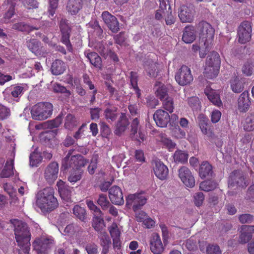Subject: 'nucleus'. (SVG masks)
<instances>
[{
  "label": "nucleus",
  "mask_w": 254,
  "mask_h": 254,
  "mask_svg": "<svg viewBox=\"0 0 254 254\" xmlns=\"http://www.w3.org/2000/svg\"><path fill=\"white\" fill-rule=\"evenodd\" d=\"M11 221L14 227L15 240L18 246L24 254H29L31 235L27 224L16 219Z\"/></svg>",
  "instance_id": "1"
},
{
  "label": "nucleus",
  "mask_w": 254,
  "mask_h": 254,
  "mask_svg": "<svg viewBox=\"0 0 254 254\" xmlns=\"http://www.w3.org/2000/svg\"><path fill=\"white\" fill-rule=\"evenodd\" d=\"M36 205L43 212L52 211L57 207L58 202L54 196V190L47 187L37 194Z\"/></svg>",
  "instance_id": "2"
},
{
  "label": "nucleus",
  "mask_w": 254,
  "mask_h": 254,
  "mask_svg": "<svg viewBox=\"0 0 254 254\" xmlns=\"http://www.w3.org/2000/svg\"><path fill=\"white\" fill-rule=\"evenodd\" d=\"M197 30L199 32V44L208 50L213 45L215 32L214 28L209 23L202 21L198 24Z\"/></svg>",
  "instance_id": "3"
},
{
  "label": "nucleus",
  "mask_w": 254,
  "mask_h": 254,
  "mask_svg": "<svg viewBox=\"0 0 254 254\" xmlns=\"http://www.w3.org/2000/svg\"><path fill=\"white\" fill-rule=\"evenodd\" d=\"M53 105L49 102H40L31 109L32 117L35 120H44L50 117L53 112Z\"/></svg>",
  "instance_id": "4"
},
{
  "label": "nucleus",
  "mask_w": 254,
  "mask_h": 254,
  "mask_svg": "<svg viewBox=\"0 0 254 254\" xmlns=\"http://www.w3.org/2000/svg\"><path fill=\"white\" fill-rule=\"evenodd\" d=\"M147 196L144 193L129 194L126 198V205L128 207H132L134 211L141 209L146 203Z\"/></svg>",
  "instance_id": "5"
},
{
  "label": "nucleus",
  "mask_w": 254,
  "mask_h": 254,
  "mask_svg": "<svg viewBox=\"0 0 254 254\" xmlns=\"http://www.w3.org/2000/svg\"><path fill=\"white\" fill-rule=\"evenodd\" d=\"M86 164V160L82 156L80 155L71 156L69 153H68L63 160L62 167L65 170L70 168L74 169L75 168L83 167Z\"/></svg>",
  "instance_id": "6"
},
{
  "label": "nucleus",
  "mask_w": 254,
  "mask_h": 254,
  "mask_svg": "<svg viewBox=\"0 0 254 254\" xmlns=\"http://www.w3.org/2000/svg\"><path fill=\"white\" fill-rule=\"evenodd\" d=\"M252 25L251 22L245 21L241 23L238 29V41L241 44L249 42L252 37Z\"/></svg>",
  "instance_id": "7"
},
{
  "label": "nucleus",
  "mask_w": 254,
  "mask_h": 254,
  "mask_svg": "<svg viewBox=\"0 0 254 254\" xmlns=\"http://www.w3.org/2000/svg\"><path fill=\"white\" fill-rule=\"evenodd\" d=\"M175 79L182 86L190 84L193 80L190 68L186 65L182 66L176 73Z\"/></svg>",
  "instance_id": "8"
},
{
  "label": "nucleus",
  "mask_w": 254,
  "mask_h": 254,
  "mask_svg": "<svg viewBox=\"0 0 254 254\" xmlns=\"http://www.w3.org/2000/svg\"><path fill=\"white\" fill-rule=\"evenodd\" d=\"M195 10L190 4L182 5L178 10L179 17L183 23H191L194 17Z\"/></svg>",
  "instance_id": "9"
},
{
  "label": "nucleus",
  "mask_w": 254,
  "mask_h": 254,
  "mask_svg": "<svg viewBox=\"0 0 254 254\" xmlns=\"http://www.w3.org/2000/svg\"><path fill=\"white\" fill-rule=\"evenodd\" d=\"M178 176L183 183L187 187L192 188L195 185V180L190 170L182 166L178 170Z\"/></svg>",
  "instance_id": "10"
},
{
  "label": "nucleus",
  "mask_w": 254,
  "mask_h": 254,
  "mask_svg": "<svg viewBox=\"0 0 254 254\" xmlns=\"http://www.w3.org/2000/svg\"><path fill=\"white\" fill-rule=\"evenodd\" d=\"M151 252L153 254H161L164 251V247L158 234L153 233L149 240Z\"/></svg>",
  "instance_id": "11"
},
{
  "label": "nucleus",
  "mask_w": 254,
  "mask_h": 254,
  "mask_svg": "<svg viewBox=\"0 0 254 254\" xmlns=\"http://www.w3.org/2000/svg\"><path fill=\"white\" fill-rule=\"evenodd\" d=\"M102 18L108 27L114 33H117L120 29L119 23L117 18L108 11H104Z\"/></svg>",
  "instance_id": "12"
},
{
  "label": "nucleus",
  "mask_w": 254,
  "mask_h": 254,
  "mask_svg": "<svg viewBox=\"0 0 254 254\" xmlns=\"http://www.w3.org/2000/svg\"><path fill=\"white\" fill-rule=\"evenodd\" d=\"M152 168L155 175L161 180L167 179L169 170L168 167L160 161H155L152 164Z\"/></svg>",
  "instance_id": "13"
},
{
  "label": "nucleus",
  "mask_w": 254,
  "mask_h": 254,
  "mask_svg": "<svg viewBox=\"0 0 254 254\" xmlns=\"http://www.w3.org/2000/svg\"><path fill=\"white\" fill-rule=\"evenodd\" d=\"M59 165L55 162L50 163L45 171V178L49 183H53L58 178Z\"/></svg>",
  "instance_id": "14"
},
{
  "label": "nucleus",
  "mask_w": 254,
  "mask_h": 254,
  "mask_svg": "<svg viewBox=\"0 0 254 254\" xmlns=\"http://www.w3.org/2000/svg\"><path fill=\"white\" fill-rule=\"evenodd\" d=\"M102 215V214L95 215L92 219V226L98 232L100 238L104 235L108 236L105 230V224Z\"/></svg>",
  "instance_id": "15"
},
{
  "label": "nucleus",
  "mask_w": 254,
  "mask_h": 254,
  "mask_svg": "<svg viewBox=\"0 0 254 254\" xmlns=\"http://www.w3.org/2000/svg\"><path fill=\"white\" fill-rule=\"evenodd\" d=\"M235 186L242 188L247 186L242 173L237 170H235L231 173L229 180V187L233 188Z\"/></svg>",
  "instance_id": "16"
},
{
  "label": "nucleus",
  "mask_w": 254,
  "mask_h": 254,
  "mask_svg": "<svg viewBox=\"0 0 254 254\" xmlns=\"http://www.w3.org/2000/svg\"><path fill=\"white\" fill-rule=\"evenodd\" d=\"M60 27L62 35V42L66 46L68 50L71 51V47L69 40L70 28L67 20L62 19L60 22Z\"/></svg>",
  "instance_id": "17"
},
{
  "label": "nucleus",
  "mask_w": 254,
  "mask_h": 254,
  "mask_svg": "<svg viewBox=\"0 0 254 254\" xmlns=\"http://www.w3.org/2000/svg\"><path fill=\"white\" fill-rule=\"evenodd\" d=\"M52 240L45 237L37 238L33 243L34 249L38 254H47L46 249L48 245L52 243Z\"/></svg>",
  "instance_id": "18"
},
{
  "label": "nucleus",
  "mask_w": 254,
  "mask_h": 254,
  "mask_svg": "<svg viewBox=\"0 0 254 254\" xmlns=\"http://www.w3.org/2000/svg\"><path fill=\"white\" fill-rule=\"evenodd\" d=\"M153 118L156 125L161 127H166L170 120L169 114L163 110H157L154 114Z\"/></svg>",
  "instance_id": "19"
},
{
  "label": "nucleus",
  "mask_w": 254,
  "mask_h": 254,
  "mask_svg": "<svg viewBox=\"0 0 254 254\" xmlns=\"http://www.w3.org/2000/svg\"><path fill=\"white\" fill-rule=\"evenodd\" d=\"M109 197L113 203L116 205L124 204V200L122 191L118 186H113L109 190Z\"/></svg>",
  "instance_id": "20"
},
{
  "label": "nucleus",
  "mask_w": 254,
  "mask_h": 254,
  "mask_svg": "<svg viewBox=\"0 0 254 254\" xmlns=\"http://www.w3.org/2000/svg\"><path fill=\"white\" fill-rule=\"evenodd\" d=\"M196 38V31L194 26L189 25L183 30L182 40L187 44L192 43Z\"/></svg>",
  "instance_id": "21"
},
{
  "label": "nucleus",
  "mask_w": 254,
  "mask_h": 254,
  "mask_svg": "<svg viewBox=\"0 0 254 254\" xmlns=\"http://www.w3.org/2000/svg\"><path fill=\"white\" fill-rule=\"evenodd\" d=\"M251 105V101L248 91L243 92L238 100V109L241 112H246Z\"/></svg>",
  "instance_id": "22"
},
{
  "label": "nucleus",
  "mask_w": 254,
  "mask_h": 254,
  "mask_svg": "<svg viewBox=\"0 0 254 254\" xmlns=\"http://www.w3.org/2000/svg\"><path fill=\"white\" fill-rule=\"evenodd\" d=\"M204 93L208 99L213 105L218 107H220L222 105V102L217 91L209 87H207L205 89Z\"/></svg>",
  "instance_id": "23"
},
{
  "label": "nucleus",
  "mask_w": 254,
  "mask_h": 254,
  "mask_svg": "<svg viewBox=\"0 0 254 254\" xmlns=\"http://www.w3.org/2000/svg\"><path fill=\"white\" fill-rule=\"evenodd\" d=\"M39 42L35 39H30L27 41V46L32 53L37 56L45 57L46 53L42 51Z\"/></svg>",
  "instance_id": "24"
},
{
  "label": "nucleus",
  "mask_w": 254,
  "mask_h": 254,
  "mask_svg": "<svg viewBox=\"0 0 254 254\" xmlns=\"http://www.w3.org/2000/svg\"><path fill=\"white\" fill-rule=\"evenodd\" d=\"M139 123V120L137 118L133 120L131 124V131L132 133L134 135V137L136 140H137L138 141H141L144 140L145 138V135L144 133L141 131L139 129L138 136L137 131L138 129L140 128Z\"/></svg>",
  "instance_id": "25"
},
{
  "label": "nucleus",
  "mask_w": 254,
  "mask_h": 254,
  "mask_svg": "<svg viewBox=\"0 0 254 254\" xmlns=\"http://www.w3.org/2000/svg\"><path fill=\"white\" fill-rule=\"evenodd\" d=\"M82 7V2L81 0H69L66 5L67 11L71 15L76 14Z\"/></svg>",
  "instance_id": "26"
},
{
  "label": "nucleus",
  "mask_w": 254,
  "mask_h": 254,
  "mask_svg": "<svg viewBox=\"0 0 254 254\" xmlns=\"http://www.w3.org/2000/svg\"><path fill=\"white\" fill-rule=\"evenodd\" d=\"M159 8L157 10L155 17L158 20L162 19V15L166 11L172 10L170 5L169 0H159Z\"/></svg>",
  "instance_id": "27"
},
{
  "label": "nucleus",
  "mask_w": 254,
  "mask_h": 254,
  "mask_svg": "<svg viewBox=\"0 0 254 254\" xmlns=\"http://www.w3.org/2000/svg\"><path fill=\"white\" fill-rule=\"evenodd\" d=\"M145 69L147 74L152 77L157 75L158 68L157 64L152 60L147 61L144 64Z\"/></svg>",
  "instance_id": "28"
},
{
  "label": "nucleus",
  "mask_w": 254,
  "mask_h": 254,
  "mask_svg": "<svg viewBox=\"0 0 254 254\" xmlns=\"http://www.w3.org/2000/svg\"><path fill=\"white\" fill-rule=\"evenodd\" d=\"M212 173V166L208 162H203L199 170V174L201 178L204 179L211 176Z\"/></svg>",
  "instance_id": "29"
},
{
  "label": "nucleus",
  "mask_w": 254,
  "mask_h": 254,
  "mask_svg": "<svg viewBox=\"0 0 254 254\" xmlns=\"http://www.w3.org/2000/svg\"><path fill=\"white\" fill-rule=\"evenodd\" d=\"M56 134L52 130L41 132L39 135L40 141L46 145H50L55 137Z\"/></svg>",
  "instance_id": "30"
},
{
  "label": "nucleus",
  "mask_w": 254,
  "mask_h": 254,
  "mask_svg": "<svg viewBox=\"0 0 254 254\" xmlns=\"http://www.w3.org/2000/svg\"><path fill=\"white\" fill-rule=\"evenodd\" d=\"M65 68L64 63L60 60H56L52 64L51 70L53 74L60 75L64 73Z\"/></svg>",
  "instance_id": "31"
},
{
  "label": "nucleus",
  "mask_w": 254,
  "mask_h": 254,
  "mask_svg": "<svg viewBox=\"0 0 254 254\" xmlns=\"http://www.w3.org/2000/svg\"><path fill=\"white\" fill-rule=\"evenodd\" d=\"M128 124L129 123L127 117L125 115L122 114L120 117V121L117 125L115 131V133L117 135H121L126 130Z\"/></svg>",
  "instance_id": "32"
},
{
  "label": "nucleus",
  "mask_w": 254,
  "mask_h": 254,
  "mask_svg": "<svg viewBox=\"0 0 254 254\" xmlns=\"http://www.w3.org/2000/svg\"><path fill=\"white\" fill-rule=\"evenodd\" d=\"M215 67L213 66H205L204 71V75L207 78L212 79L216 77L219 72L220 68H219V62L216 60L215 63Z\"/></svg>",
  "instance_id": "33"
},
{
  "label": "nucleus",
  "mask_w": 254,
  "mask_h": 254,
  "mask_svg": "<svg viewBox=\"0 0 254 254\" xmlns=\"http://www.w3.org/2000/svg\"><path fill=\"white\" fill-rule=\"evenodd\" d=\"M84 54L92 65L96 67L101 68L102 65L101 58L96 53L86 51Z\"/></svg>",
  "instance_id": "34"
},
{
  "label": "nucleus",
  "mask_w": 254,
  "mask_h": 254,
  "mask_svg": "<svg viewBox=\"0 0 254 254\" xmlns=\"http://www.w3.org/2000/svg\"><path fill=\"white\" fill-rule=\"evenodd\" d=\"M14 161L11 159L7 161L5 165L4 168L0 173L1 178H8L13 174Z\"/></svg>",
  "instance_id": "35"
},
{
  "label": "nucleus",
  "mask_w": 254,
  "mask_h": 254,
  "mask_svg": "<svg viewBox=\"0 0 254 254\" xmlns=\"http://www.w3.org/2000/svg\"><path fill=\"white\" fill-rule=\"evenodd\" d=\"M6 3L8 5V10L5 13L2 21L4 23H8L10 19L14 15V7L15 5V0H6Z\"/></svg>",
  "instance_id": "36"
},
{
  "label": "nucleus",
  "mask_w": 254,
  "mask_h": 254,
  "mask_svg": "<svg viewBox=\"0 0 254 254\" xmlns=\"http://www.w3.org/2000/svg\"><path fill=\"white\" fill-rule=\"evenodd\" d=\"M158 140L165 145L169 151L174 149L176 147V143L167 137V135L163 133L159 134L157 138Z\"/></svg>",
  "instance_id": "37"
},
{
  "label": "nucleus",
  "mask_w": 254,
  "mask_h": 254,
  "mask_svg": "<svg viewBox=\"0 0 254 254\" xmlns=\"http://www.w3.org/2000/svg\"><path fill=\"white\" fill-rule=\"evenodd\" d=\"M154 90L156 96L159 97L160 100H163L167 97V91L166 86L160 82H157L154 86Z\"/></svg>",
  "instance_id": "38"
},
{
  "label": "nucleus",
  "mask_w": 254,
  "mask_h": 254,
  "mask_svg": "<svg viewBox=\"0 0 254 254\" xmlns=\"http://www.w3.org/2000/svg\"><path fill=\"white\" fill-rule=\"evenodd\" d=\"M216 60L219 62V68H220L221 61L219 54L215 52L211 53L207 57L205 66H213L215 67Z\"/></svg>",
  "instance_id": "39"
},
{
  "label": "nucleus",
  "mask_w": 254,
  "mask_h": 254,
  "mask_svg": "<svg viewBox=\"0 0 254 254\" xmlns=\"http://www.w3.org/2000/svg\"><path fill=\"white\" fill-rule=\"evenodd\" d=\"M231 88L233 92L240 93L244 88V82L237 77H234L231 80Z\"/></svg>",
  "instance_id": "40"
},
{
  "label": "nucleus",
  "mask_w": 254,
  "mask_h": 254,
  "mask_svg": "<svg viewBox=\"0 0 254 254\" xmlns=\"http://www.w3.org/2000/svg\"><path fill=\"white\" fill-rule=\"evenodd\" d=\"M173 159L176 163H185L188 161V154L181 150H177L174 154Z\"/></svg>",
  "instance_id": "41"
},
{
  "label": "nucleus",
  "mask_w": 254,
  "mask_h": 254,
  "mask_svg": "<svg viewBox=\"0 0 254 254\" xmlns=\"http://www.w3.org/2000/svg\"><path fill=\"white\" fill-rule=\"evenodd\" d=\"M78 122L74 116L71 114H68L65 119L64 127L68 129H72L77 125Z\"/></svg>",
  "instance_id": "42"
},
{
  "label": "nucleus",
  "mask_w": 254,
  "mask_h": 254,
  "mask_svg": "<svg viewBox=\"0 0 254 254\" xmlns=\"http://www.w3.org/2000/svg\"><path fill=\"white\" fill-rule=\"evenodd\" d=\"M82 173L83 171L80 169V167L74 168L68 177V181L71 183L76 182L81 178Z\"/></svg>",
  "instance_id": "43"
},
{
  "label": "nucleus",
  "mask_w": 254,
  "mask_h": 254,
  "mask_svg": "<svg viewBox=\"0 0 254 254\" xmlns=\"http://www.w3.org/2000/svg\"><path fill=\"white\" fill-rule=\"evenodd\" d=\"M217 186V183L213 181H205L200 184L199 188L202 190L209 191L215 189Z\"/></svg>",
  "instance_id": "44"
},
{
  "label": "nucleus",
  "mask_w": 254,
  "mask_h": 254,
  "mask_svg": "<svg viewBox=\"0 0 254 254\" xmlns=\"http://www.w3.org/2000/svg\"><path fill=\"white\" fill-rule=\"evenodd\" d=\"M130 84L134 90L137 95V97L139 98L140 96V90H139L137 86V76L136 72L131 71L130 73Z\"/></svg>",
  "instance_id": "45"
},
{
  "label": "nucleus",
  "mask_w": 254,
  "mask_h": 254,
  "mask_svg": "<svg viewBox=\"0 0 254 254\" xmlns=\"http://www.w3.org/2000/svg\"><path fill=\"white\" fill-rule=\"evenodd\" d=\"M24 88L21 86H11L7 89V91L10 92L11 94L13 97H18L21 96L23 92Z\"/></svg>",
  "instance_id": "46"
},
{
  "label": "nucleus",
  "mask_w": 254,
  "mask_h": 254,
  "mask_svg": "<svg viewBox=\"0 0 254 254\" xmlns=\"http://www.w3.org/2000/svg\"><path fill=\"white\" fill-rule=\"evenodd\" d=\"M97 203L102 207V209H107L110 206V203L106 195L101 194L97 200Z\"/></svg>",
  "instance_id": "47"
},
{
  "label": "nucleus",
  "mask_w": 254,
  "mask_h": 254,
  "mask_svg": "<svg viewBox=\"0 0 254 254\" xmlns=\"http://www.w3.org/2000/svg\"><path fill=\"white\" fill-rule=\"evenodd\" d=\"M42 157L40 153L34 152L30 156V165L34 167L36 166L41 162Z\"/></svg>",
  "instance_id": "48"
},
{
  "label": "nucleus",
  "mask_w": 254,
  "mask_h": 254,
  "mask_svg": "<svg viewBox=\"0 0 254 254\" xmlns=\"http://www.w3.org/2000/svg\"><path fill=\"white\" fill-rule=\"evenodd\" d=\"M73 214L80 220L83 221L86 215V210L79 205H75L73 208Z\"/></svg>",
  "instance_id": "49"
},
{
  "label": "nucleus",
  "mask_w": 254,
  "mask_h": 254,
  "mask_svg": "<svg viewBox=\"0 0 254 254\" xmlns=\"http://www.w3.org/2000/svg\"><path fill=\"white\" fill-rule=\"evenodd\" d=\"M102 241L101 245L103 246L102 254H107L109 252V248L111 245V240L108 236H103L100 238Z\"/></svg>",
  "instance_id": "50"
},
{
  "label": "nucleus",
  "mask_w": 254,
  "mask_h": 254,
  "mask_svg": "<svg viewBox=\"0 0 254 254\" xmlns=\"http://www.w3.org/2000/svg\"><path fill=\"white\" fill-rule=\"evenodd\" d=\"M163 101V106L164 108L170 113H172L174 110L173 100L171 97L168 96L165 98Z\"/></svg>",
  "instance_id": "51"
},
{
  "label": "nucleus",
  "mask_w": 254,
  "mask_h": 254,
  "mask_svg": "<svg viewBox=\"0 0 254 254\" xmlns=\"http://www.w3.org/2000/svg\"><path fill=\"white\" fill-rule=\"evenodd\" d=\"M73 188L69 187H67L65 189L63 190V191L60 193L61 198L64 201L69 202L71 201V192Z\"/></svg>",
  "instance_id": "52"
},
{
  "label": "nucleus",
  "mask_w": 254,
  "mask_h": 254,
  "mask_svg": "<svg viewBox=\"0 0 254 254\" xmlns=\"http://www.w3.org/2000/svg\"><path fill=\"white\" fill-rule=\"evenodd\" d=\"M244 128L245 130L251 131L254 130V117H247L244 123Z\"/></svg>",
  "instance_id": "53"
},
{
  "label": "nucleus",
  "mask_w": 254,
  "mask_h": 254,
  "mask_svg": "<svg viewBox=\"0 0 254 254\" xmlns=\"http://www.w3.org/2000/svg\"><path fill=\"white\" fill-rule=\"evenodd\" d=\"M109 231L112 239L120 238L121 231L116 223H113L109 227Z\"/></svg>",
  "instance_id": "54"
},
{
  "label": "nucleus",
  "mask_w": 254,
  "mask_h": 254,
  "mask_svg": "<svg viewBox=\"0 0 254 254\" xmlns=\"http://www.w3.org/2000/svg\"><path fill=\"white\" fill-rule=\"evenodd\" d=\"M116 108H107L105 111V116L107 120H110L111 121H114L117 117Z\"/></svg>",
  "instance_id": "55"
},
{
  "label": "nucleus",
  "mask_w": 254,
  "mask_h": 254,
  "mask_svg": "<svg viewBox=\"0 0 254 254\" xmlns=\"http://www.w3.org/2000/svg\"><path fill=\"white\" fill-rule=\"evenodd\" d=\"M241 234L239 241L242 243H247L252 238V235L245 230L244 227L242 226L241 228Z\"/></svg>",
  "instance_id": "56"
},
{
  "label": "nucleus",
  "mask_w": 254,
  "mask_h": 254,
  "mask_svg": "<svg viewBox=\"0 0 254 254\" xmlns=\"http://www.w3.org/2000/svg\"><path fill=\"white\" fill-rule=\"evenodd\" d=\"M88 208L92 211L94 213V215L102 214V212L94 203L92 200L86 199L85 201Z\"/></svg>",
  "instance_id": "57"
},
{
  "label": "nucleus",
  "mask_w": 254,
  "mask_h": 254,
  "mask_svg": "<svg viewBox=\"0 0 254 254\" xmlns=\"http://www.w3.org/2000/svg\"><path fill=\"white\" fill-rule=\"evenodd\" d=\"M188 104L193 110H198L200 108V103L198 98L191 97L188 99Z\"/></svg>",
  "instance_id": "58"
},
{
  "label": "nucleus",
  "mask_w": 254,
  "mask_h": 254,
  "mask_svg": "<svg viewBox=\"0 0 254 254\" xmlns=\"http://www.w3.org/2000/svg\"><path fill=\"white\" fill-rule=\"evenodd\" d=\"M24 6L28 9L36 8L38 6L37 0H20Z\"/></svg>",
  "instance_id": "59"
},
{
  "label": "nucleus",
  "mask_w": 254,
  "mask_h": 254,
  "mask_svg": "<svg viewBox=\"0 0 254 254\" xmlns=\"http://www.w3.org/2000/svg\"><path fill=\"white\" fill-rule=\"evenodd\" d=\"M197 240L194 237H191L186 241V246L190 250H194L196 248Z\"/></svg>",
  "instance_id": "60"
},
{
  "label": "nucleus",
  "mask_w": 254,
  "mask_h": 254,
  "mask_svg": "<svg viewBox=\"0 0 254 254\" xmlns=\"http://www.w3.org/2000/svg\"><path fill=\"white\" fill-rule=\"evenodd\" d=\"M239 220L242 224L251 223L254 220V216L250 214H243L239 216Z\"/></svg>",
  "instance_id": "61"
},
{
  "label": "nucleus",
  "mask_w": 254,
  "mask_h": 254,
  "mask_svg": "<svg viewBox=\"0 0 254 254\" xmlns=\"http://www.w3.org/2000/svg\"><path fill=\"white\" fill-rule=\"evenodd\" d=\"M166 12L163 14L162 19H164L167 25H171L175 22V19L172 14V10L165 11Z\"/></svg>",
  "instance_id": "62"
},
{
  "label": "nucleus",
  "mask_w": 254,
  "mask_h": 254,
  "mask_svg": "<svg viewBox=\"0 0 254 254\" xmlns=\"http://www.w3.org/2000/svg\"><path fill=\"white\" fill-rule=\"evenodd\" d=\"M194 204L197 206H200L202 204L204 199V196L202 192L195 193L193 196Z\"/></svg>",
  "instance_id": "63"
},
{
  "label": "nucleus",
  "mask_w": 254,
  "mask_h": 254,
  "mask_svg": "<svg viewBox=\"0 0 254 254\" xmlns=\"http://www.w3.org/2000/svg\"><path fill=\"white\" fill-rule=\"evenodd\" d=\"M79 228L77 225L70 224L67 225L64 230L65 235H74L77 231H78Z\"/></svg>",
  "instance_id": "64"
}]
</instances>
